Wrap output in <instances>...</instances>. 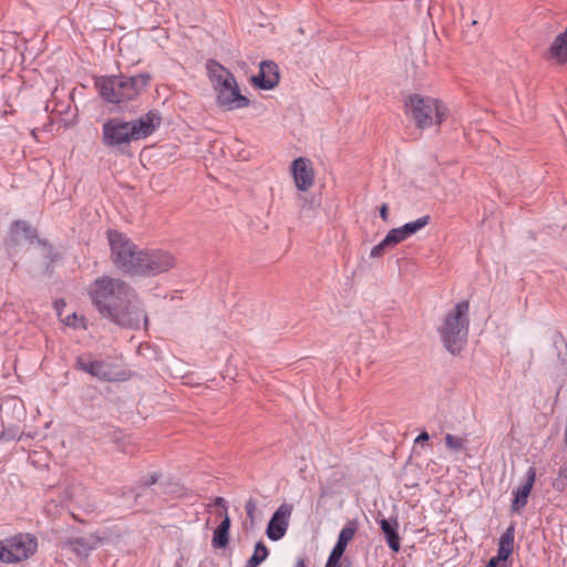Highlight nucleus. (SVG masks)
Masks as SVG:
<instances>
[{"label": "nucleus", "instance_id": "6", "mask_svg": "<svg viewBox=\"0 0 567 567\" xmlns=\"http://www.w3.org/2000/svg\"><path fill=\"white\" fill-rule=\"evenodd\" d=\"M470 329V302L462 300L443 318L437 328L444 348L453 355L462 352L467 343Z\"/></svg>", "mask_w": 567, "mask_h": 567}, {"label": "nucleus", "instance_id": "25", "mask_svg": "<svg viewBox=\"0 0 567 567\" xmlns=\"http://www.w3.org/2000/svg\"><path fill=\"white\" fill-rule=\"evenodd\" d=\"M388 247H393V245H392V243L388 241V237L385 236L382 241H380L378 245L372 247V249L370 251V257L371 258L380 257L383 254L384 249Z\"/></svg>", "mask_w": 567, "mask_h": 567}, {"label": "nucleus", "instance_id": "27", "mask_svg": "<svg viewBox=\"0 0 567 567\" xmlns=\"http://www.w3.org/2000/svg\"><path fill=\"white\" fill-rule=\"evenodd\" d=\"M512 553H513L512 548H505V547L498 546L497 555L495 557L497 558V560H502L505 563L508 559V557L512 555Z\"/></svg>", "mask_w": 567, "mask_h": 567}, {"label": "nucleus", "instance_id": "33", "mask_svg": "<svg viewBox=\"0 0 567 567\" xmlns=\"http://www.w3.org/2000/svg\"><path fill=\"white\" fill-rule=\"evenodd\" d=\"M75 318H76L75 313H73L72 316H68L65 319V323L68 326H73L74 323L72 322V320H74Z\"/></svg>", "mask_w": 567, "mask_h": 567}, {"label": "nucleus", "instance_id": "13", "mask_svg": "<svg viewBox=\"0 0 567 567\" xmlns=\"http://www.w3.org/2000/svg\"><path fill=\"white\" fill-rule=\"evenodd\" d=\"M296 186L299 190H307L313 184V171L310 161L305 157L296 158L291 164Z\"/></svg>", "mask_w": 567, "mask_h": 567}, {"label": "nucleus", "instance_id": "4", "mask_svg": "<svg viewBox=\"0 0 567 567\" xmlns=\"http://www.w3.org/2000/svg\"><path fill=\"white\" fill-rule=\"evenodd\" d=\"M151 79V74L145 72L131 76H100L95 80V87L104 101L120 104L135 100L150 85Z\"/></svg>", "mask_w": 567, "mask_h": 567}, {"label": "nucleus", "instance_id": "18", "mask_svg": "<svg viewBox=\"0 0 567 567\" xmlns=\"http://www.w3.org/2000/svg\"><path fill=\"white\" fill-rule=\"evenodd\" d=\"M230 518L228 514H225L223 520L215 528L213 533L212 546L215 549L226 548L229 543V530H230Z\"/></svg>", "mask_w": 567, "mask_h": 567}, {"label": "nucleus", "instance_id": "2", "mask_svg": "<svg viewBox=\"0 0 567 567\" xmlns=\"http://www.w3.org/2000/svg\"><path fill=\"white\" fill-rule=\"evenodd\" d=\"M114 266L130 276L154 277L172 269L175 257L163 249H138L124 234L107 231Z\"/></svg>", "mask_w": 567, "mask_h": 567}, {"label": "nucleus", "instance_id": "10", "mask_svg": "<svg viewBox=\"0 0 567 567\" xmlns=\"http://www.w3.org/2000/svg\"><path fill=\"white\" fill-rule=\"evenodd\" d=\"M536 481V468L529 466L525 473L524 482L515 489H513V501L511 509L514 513H519L528 502V496Z\"/></svg>", "mask_w": 567, "mask_h": 567}, {"label": "nucleus", "instance_id": "7", "mask_svg": "<svg viewBox=\"0 0 567 567\" xmlns=\"http://www.w3.org/2000/svg\"><path fill=\"white\" fill-rule=\"evenodd\" d=\"M405 107L406 114L420 130L434 124L440 125L446 117V107L439 100L420 94L410 95L405 101Z\"/></svg>", "mask_w": 567, "mask_h": 567}, {"label": "nucleus", "instance_id": "15", "mask_svg": "<svg viewBox=\"0 0 567 567\" xmlns=\"http://www.w3.org/2000/svg\"><path fill=\"white\" fill-rule=\"evenodd\" d=\"M380 528L384 535L389 548L398 553L400 550V536L398 534L399 522L398 518L391 517L389 519L381 518L379 520Z\"/></svg>", "mask_w": 567, "mask_h": 567}, {"label": "nucleus", "instance_id": "17", "mask_svg": "<svg viewBox=\"0 0 567 567\" xmlns=\"http://www.w3.org/2000/svg\"><path fill=\"white\" fill-rule=\"evenodd\" d=\"M100 543L99 537L90 535L86 537H74L69 539L68 546L78 556L86 557L89 554L97 547Z\"/></svg>", "mask_w": 567, "mask_h": 567}, {"label": "nucleus", "instance_id": "14", "mask_svg": "<svg viewBox=\"0 0 567 567\" xmlns=\"http://www.w3.org/2000/svg\"><path fill=\"white\" fill-rule=\"evenodd\" d=\"M76 368L100 380H113L112 369L105 361L90 360L85 357H79L76 359Z\"/></svg>", "mask_w": 567, "mask_h": 567}, {"label": "nucleus", "instance_id": "28", "mask_svg": "<svg viewBox=\"0 0 567 567\" xmlns=\"http://www.w3.org/2000/svg\"><path fill=\"white\" fill-rule=\"evenodd\" d=\"M157 480H158V475L157 474H151L147 477H143L141 480V484L143 486H151V485L155 484L157 482Z\"/></svg>", "mask_w": 567, "mask_h": 567}, {"label": "nucleus", "instance_id": "23", "mask_svg": "<svg viewBox=\"0 0 567 567\" xmlns=\"http://www.w3.org/2000/svg\"><path fill=\"white\" fill-rule=\"evenodd\" d=\"M514 539H515V526L512 524L505 529V532L499 537L498 546L513 549L514 548Z\"/></svg>", "mask_w": 567, "mask_h": 567}, {"label": "nucleus", "instance_id": "19", "mask_svg": "<svg viewBox=\"0 0 567 567\" xmlns=\"http://www.w3.org/2000/svg\"><path fill=\"white\" fill-rule=\"evenodd\" d=\"M10 240L18 245L21 240L32 241L35 230L24 220H17L10 228Z\"/></svg>", "mask_w": 567, "mask_h": 567}, {"label": "nucleus", "instance_id": "11", "mask_svg": "<svg viewBox=\"0 0 567 567\" xmlns=\"http://www.w3.org/2000/svg\"><path fill=\"white\" fill-rule=\"evenodd\" d=\"M430 221L431 217L429 215H424L413 221L404 224L401 227L393 228L386 234L388 241L395 246L423 229L430 224Z\"/></svg>", "mask_w": 567, "mask_h": 567}, {"label": "nucleus", "instance_id": "12", "mask_svg": "<svg viewBox=\"0 0 567 567\" xmlns=\"http://www.w3.org/2000/svg\"><path fill=\"white\" fill-rule=\"evenodd\" d=\"M278 65L272 61H262L259 64V73L251 78L254 85L261 90H271L279 82Z\"/></svg>", "mask_w": 567, "mask_h": 567}, {"label": "nucleus", "instance_id": "20", "mask_svg": "<svg viewBox=\"0 0 567 567\" xmlns=\"http://www.w3.org/2000/svg\"><path fill=\"white\" fill-rule=\"evenodd\" d=\"M355 527L349 522L339 533L338 540L333 546L330 555L342 557L347 548L348 543L354 537Z\"/></svg>", "mask_w": 567, "mask_h": 567}, {"label": "nucleus", "instance_id": "1", "mask_svg": "<svg viewBox=\"0 0 567 567\" xmlns=\"http://www.w3.org/2000/svg\"><path fill=\"white\" fill-rule=\"evenodd\" d=\"M87 295L101 317L116 326L138 330L148 319L134 288L118 278L102 276L87 288Z\"/></svg>", "mask_w": 567, "mask_h": 567}, {"label": "nucleus", "instance_id": "34", "mask_svg": "<svg viewBox=\"0 0 567 567\" xmlns=\"http://www.w3.org/2000/svg\"><path fill=\"white\" fill-rule=\"evenodd\" d=\"M295 567H307V566H306L305 558H299V559L296 561Z\"/></svg>", "mask_w": 567, "mask_h": 567}, {"label": "nucleus", "instance_id": "3", "mask_svg": "<svg viewBox=\"0 0 567 567\" xmlns=\"http://www.w3.org/2000/svg\"><path fill=\"white\" fill-rule=\"evenodd\" d=\"M161 122L159 113L154 110L132 121L111 117L102 125V143L107 148L126 154L132 142L151 136L159 127Z\"/></svg>", "mask_w": 567, "mask_h": 567}, {"label": "nucleus", "instance_id": "9", "mask_svg": "<svg viewBox=\"0 0 567 567\" xmlns=\"http://www.w3.org/2000/svg\"><path fill=\"white\" fill-rule=\"evenodd\" d=\"M291 513L292 506L289 504H282L275 511L266 528V535L270 540H280L286 535Z\"/></svg>", "mask_w": 567, "mask_h": 567}, {"label": "nucleus", "instance_id": "26", "mask_svg": "<svg viewBox=\"0 0 567 567\" xmlns=\"http://www.w3.org/2000/svg\"><path fill=\"white\" fill-rule=\"evenodd\" d=\"M256 509H257V503L252 497H250L249 499H247V502L245 504L246 515L249 519H251V520L255 519Z\"/></svg>", "mask_w": 567, "mask_h": 567}, {"label": "nucleus", "instance_id": "16", "mask_svg": "<svg viewBox=\"0 0 567 567\" xmlns=\"http://www.w3.org/2000/svg\"><path fill=\"white\" fill-rule=\"evenodd\" d=\"M548 59L556 61L558 64L567 63V27L553 41L546 53Z\"/></svg>", "mask_w": 567, "mask_h": 567}, {"label": "nucleus", "instance_id": "22", "mask_svg": "<svg viewBox=\"0 0 567 567\" xmlns=\"http://www.w3.org/2000/svg\"><path fill=\"white\" fill-rule=\"evenodd\" d=\"M553 487L559 493L567 492V462L559 467L557 477L553 482Z\"/></svg>", "mask_w": 567, "mask_h": 567}, {"label": "nucleus", "instance_id": "29", "mask_svg": "<svg viewBox=\"0 0 567 567\" xmlns=\"http://www.w3.org/2000/svg\"><path fill=\"white\" fill-rule=\"evenodd\" d=\"M214 505H215V506H219V507L224 508V515H225V514H228V513H227V502H226V499H225V498H223V497H220V496L215 497V499H214Z\"/></svg>", "mask_w": 567, "mask_h": 567}, {"label": "nucleus", "instance_id": "21", "mask_svg": "<svg viewBox=\"0 0 567 567\" xmlns=\"http://www.w3.org/2000/svg\"><path fill=\"white\" fill-rule=\"evenodd\" d=\"M269 556V549L262 540L256 543L254 553L249 557L245 567H258Z\"/></svg>", "mask_w": 567, "mask_h": 567}, {"label": "nucleus", "instance_id": "32", "mask_svg": "<svg viewBox=\"0 0 567 567\" xmlns=\"http://www.w3.org/2000/svg\"><path fill=\"white\" fill-rule=\"evenodd\" d=\"M388 205L386 204H383L380 208V217L386 221L388 220Z\"/></svg>", "mask_w": 567, "mask_h": 567}, {"label": "nucleus", "instance_id": "24", "mask_svg": "<svg viewBox=\"0 0 567 567\" xmlns=\"http://www.w3.org/2000/svg\"><path fill=\"white\" fill-rule=\"evenodd\" d=\"M445 444L453 451H461L464 449V440L452 434L445 435Z\"/></svg>", "mask_w": 567, "mask_h": 567}, {"label": "nucleus", "instance_id": "8", "mask_svg": "<svg viewBox=\"0 0 567 567\" xmlns=\"http://www.w3.org/2000/svg\"><path fill=\"white\" fill-rule=\"evenodd\" d=\"M38 548L37 538L29 533H19L0 540V561L17 564L27 560Z\"/></svg>", "mask_w": 567, "mask_h": 567}, {"label": "nucleus", "instance_id": "5", "mask_svg": "<svg viewBox=\"0 0 567 567\" xmlns=\"http://www.w3.org/2000/svg\"><path fill=\"white\" fill-rule=\"evenodd\" d=\"M206 69L218 106L227 111L249 106V99L240 93L237 81L229 70L215 60H208Z\"/></svg>", "mask_w": 567, "mask_h": 567}, {"label": "nucleus", "instance_id": "30", "mask_svg": "<svg viewBox=\"0 0 567 567\" xmlns=\"http://www.w3.org/2000/svg\"><path fill=\"white\" fill-rule=\"evenodd\" d=\"M487 567H506V565L504 561L497 560V558L494 556L489 559Z\"/></svg>", "mask_w": 567, "mask_h": 567}, {"label": "nucleus", "instance_id": "31", "mask_svg": "<svg viewBox=\"0 0 567 567\" xmlns=\"http://www.w3.org/2000/svg\"><path fill=\"white\" fill-rule=\"evenodd\" d=\"M430 439V435L427 434V432L423 431L422 433H420L416 439L414 440V443L415 444H419V443H422V442H426L429 441Z\"/></svg>", "mask_w": 567, "mask_h": 567}]
</instances>
